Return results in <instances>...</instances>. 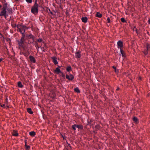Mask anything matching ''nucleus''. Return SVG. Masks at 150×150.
I'll return each mask as SVG.
<instances>
[{
  "instance_id": "c9c22d12",
  "label": "nucleus",
  "mask_w": 150,
  "mask_h": 150,
  "mask_svg": "<svg viewBox=\"0 0 150 150\" xmlns=\"http://www.w3.org/2000/svg\"><path fill=\"white\" fill-rule=\"evenodd\" d=\"M61 73L62 74V75H61V76H62V77H64L65 75L63 74V73L62 72V73Z\"/></svg>"
},
{
  "instance_id": "393cba45",
  "label": "nucleus",
  "mask_w": 150,
  "mask_h": 150,
  "mask_svg": "<svg viewBox=\"0 0 150 150\" xmlns=\"http://www.w3.org/2000/svg\"><path fill=\"white\" fill-rule=\"evenodd\" d=\"M33 6L39 7V5L37 2V0H35L34 4Z\"/></svg>"
},
{
  "instance_id": "5701e85b",
  "label": "nucleus",
  "mask_w": 150,
  "mask_h": 150,
  "mask_svg": "<svg viewBox=\"0 0 150 150\" xmlns=\"http://www.w3.org/2000/svg\"><path fill=\"white\" fill-rule=\"evenodd\" d=\"M7 5L8 4L7 3H5L4 5L3 6V8H5L6 9V8H7Z\"/></svg>"
},
{
  "instance_id": "aec40b11",
  "label": "nucleus",
  "mask_w": 150,
  "mask_h": 150,
  "mask_svg": "<svg viewBox=\"0 0 150 150\" xmlns=\"http://www.w3.org/2000/svg\"><path fill=\"white\" fill-rule=\"evenodd\" d=\"M76 127L79 129H82L83 128V126L81 125H76Z\"/></svg>"
},
{
  "instance_id": "a18cd8bd",
  "label": "nucleus",
  "mask_w": 150,
  "mask_h": 150,
  "mask_svg": "<svg viewBox=\"0 0 150 150\" xmlns=\"http://www.w3.org/2000/svg\"><path fill=\"white\" fill-rule=\"evenodd\" d=\"M115 72H117V70H116V69H115Z\"/></svg>"
},
{
  "instance_id": "f8f14e48",
  "label": "nucleus",
  "mask_w": 150,
  "mask_h": 150,
  "mask_svg": "<svg viewBox=\"0 0 150 150\" xmlns=\"http://www.w3.org/2000/svg\"><path fill=\"white\" fill-rule=\"evenodd\" d=\"M7 10L8 11V13L10 14H11L12 13V10L11 8H6Z\"/></svg>"
},
{
  "instance_id": "473e14b6",
  "label": "nucleus",
  "mask_w": 150,
  "mask_h": 150,
  "mask_svg": "<svg viewBox=\"0 0 150 150\" xmlns=\"http://www.w3.org/2000/svg\"><path fill=\"white\" fill-rule=\"evenodd\" d=\"M107 22L108 23H110V19L109 17H108L107 19Z\"/></svg>"
},
{
  "instance_id": "79ce46f5",
  "label": "nucleus",
  "mask_w": 150,
  "mask_h": 150,
  "mask_svg": "<svg viewBox=\"0 0 150 150\" xmlns=\"http://www.w3.org/2000/svg\"><path fill=\"white\" fill-rule=\"evenodd\" d=\"M144 53V54H147V52H145Z\"/></svg>"
},
{
  "instance_id": "6e6552de",
  "label": "nucleus",
  "mask_w": 150,
  "mask_h": 150,
  "mask_svg": "<svg viewBox=\"0 0 150 150\" xmlns=\"http://www.w3.org/2000/svg\"><path fill=\"white\" fill-rule=\"evenodd\" d=\"M75 56L76 58H79L81 57V52H78L76 53Z\"/></svg>"
},
{
  "instance_id": "a878e982",
  "label": "nucleus",
  "mask_w": 150,
  "mask_h": 150,
  "mask_svg": "<svg viewBox=\"0 0 150 150\" xmlns=\"http://www.w3.org/2000/svg\"><path fill=\"white\" fill-rule=\"evenodd\" d=\"M25 148L27 149H29L30 148V146L27 145L26 144H25Z\"/></svg>"
},
{
  "instance_id": "2f4dec72",
  "label": "nucleus",
  "mask_w": 150,
  "mask_h": 150,
  "mask_svg": "<svg viewBox=\"0 0 150 150\" xmlns=\"http://www.w3.org/2000/svg\"><path fill=\"white\" fill-rule=\"evenodd\" d=\"M39 42H41L42 41V39L41 38H39L37 40Z\"/></svg>"
},
{
  "instance_id": "c03bdc74",
  "label": "nucleus",
  "mask_w": 150,
  "mask_h": 150,
  "mask_svg": "<svg viewBox=\"0 0 150 150\" xmlns=\"http://www.w3.org/2000/svg\"><path fill=\"white\" fill-rule=\"evenodd\" d=\"M1 5L0 4V8H1Z\"/></svg>"
},
{
  "instance_id": "a19ab883",
  "label": "nucleus",
  "mask_w": 150,
  "mask_h": 150,
  "mask_svg": "<svg viewBox=\"0 0 150 150\" xmlns=\"http://www.w3.org/2000/svg\"><path fill=\"white\" fill-rule=\"evenodd\" d=\"M8 98H6V101H8Z\"/></svg>"
},
{
  "instance_id": "b1692460",
  "label": "nucleus",
  "mask_w": 150,
  "mask_h": 150,
  "mask_svg": "<svg viewBox=\"0 0 150 150\" xmlns=\"http://www.w3.org/2000/svg\"><path fill=\"white\" fill-rule=\"evenodd\" d=\"M50 96L52 98H54L55 96V95L54 93H52V95H51V94L50 95Z\"/></svg>"
},
{
  "instance_id": "9b49d317",
  "label": "nucleus",
  "mask_w": 150,
  "mask_h": 150,
  "mask_svg": "<svg viewBox=\"0 0 150 150\" xmlns=\"http://www.w3.org/2000/svg\"><path fill=\"white\" fill-rule=\"evenodd\" d=\"M88 18L87 17H82L81 18V20L84 23H86L87 22Z\"/></svg>"
},
{
  "instance_id": "7ed1b4c3",
  "label": "nucleus",
  "mask_w": 150,
  "mask_h": 150,
  "mask_svg": "<svg viewBox=\"0 0 150 150\" xmlns=\"http://www.w3.org/2000/svg\"><path fill=\"white\" fill-rule=\"evenodd\" d=\"M66 76L67 79L71 81H72L74 78V76L71 74H66Z\"/></svg>"
},
{
  "instance_id": "f704fd0d",
  "label": "nucleus",
  "mask_w": 150,
  "mask_h": 150,
  "mask_svg": "<svg viewBox=\"0 0 150 150\" xmlns=\"http://www.w3.org/2000/svg\"><path fill=\"white\" fill-rule=\"evenodd\" d=\"M1 107L3 108H6V106L5 104H3V105H1Z\"/></svg>"
},
{
  "instance_id": "a211bd4d",
  "label": "nucleus",
  "mask_w": 150,
  "mask_h": 150,
  "mask_svg": "<svg viewBox=\"0 0 150 150\" xmlns=\"http://www.w3.org/2000/svg\"><path fill=\"white\" fill-rule=\"evenodd\" d=\"M96 16L99 18H101L102 16V15L99 12H97Z\"/></svg>"
},
{
  "instance_id": "ddd939ff",
  "label": "nucleus",
  "mask_w": 150,
  "mask_h": 150,
  "mask_svg": "<svg viewBox=\"0 0 150 150\" xmlns=\"http://www.w3.org/2000/svg\"><path fill=\"white\" fill-rule=\"evenodd\" d=\"M29 135L32 137L34 136L35 135V132L34 131H32L29 132Z\"/></svg>"
},
{
  "instance_id": "f03ea898",
  "label": "nucleus",
  "mask_w": 150,
  "mask_h": 150,
  "mask_svg": "<svg viewBox=\"0 0 150 150\" xmlns=\"http://www.w3.org/2000/svg\"><path fill=\"white\" fill-rule=\"evenodd\" d=\"M38 7L33 6L31 8V11L33 14L35 15L38 12Z\"/></svg>"
},
{
  "instance_id": "39448f33",
  "label": "nucleus",
  "mask_w": 150,
  "mask_h": 150,
  "mask_svg": "<svg viewBox=\"0 0 150 150\" xmlns=\"http://www.w3.org/2000/svg\"><path fill=\"white\" fill-rule=\"evenodd\" d=\"M60 66H58V67H57L54 70V73H57L58 74H59V73H62V72L60 69Z\"/></svg>"
},
{
  "instance_id": "f3484780",
  "label": "nucleus",
  "mask_w": 150,
  "mask_h": 150,
  "mask_svg": "<svg viewBox=\"0 0 150 150\" xmlns=\"http://www.w3.org/2000/svg\"><path fill=\"white\" fill-rule=\"evenodd\" d=\"M67 71H68L69 72L70 71H71L72 70L71 67L70 66H68L67 68Z\"/></svg>"
},
{
  "instance_id": "e433bc0d",
  "label": "nucleus",
  "mask_w": 150,
  "mask_h": 150,
  "mask_svg": "<svg viewBox=\"0 0 150 150\" xmlns=\"http://www.w3.org/2000/svg\"><path fill=\"white\" fill-rule=\"evenodd\" d=\"M40 7L41 8H42L43 9V10H44V8L43 7H42V6H40Z\"/></svg>"
},
{
  "instance_id": "2eb2a0df",
  "label": "nucleus",
  "mask_w": 150,
  "mask_h": 150,
  "mask_svg": "<svg viewBox=\"0 0 150 150\" xmlns=\"http://www.w3.org/2000/svg\"><path fill=\"white\" fill-rule=\"evenodd\" d=\"M18 87L20 88H22L23 87V86L22 84L21 83L20 81H19L18 83Z\"/></svg>"
},
{
  "instance_id": "1a4fd4ad",
  "label": "nucleus",
  "mask_w": 150,
  "mask_h": 150,
  "mask_svg": "<svg viewBox=\"0 0 150 150\" xmlns=\"http://www.w3.org/2000/svg\"><path fill=\"white\" fill-rule=\"evenodd\" d=\"M29 59L30 61L32 62L35 63L36 62V60L35 58L32 56H29Z\"/></svg>"
},
{
  "instance_id": "4c0bfd02",
  "label": "nucleus",
  "mask_w": 150,
  "mask_h": 150,
  "mask_svg": "<svg viewBox=\"0 0 150 150\" xmlns=\"http://www.w3.org/2000/svg\"><path fill=\"white\" fill-rule=\"evenodd\" d=\"M148 22L150 24V19H149Z\"/></svg>"
},
{
  "instance_id": "0eeeda50",
  "label": "nucleus",
  "mask_w": 150,
  "mask_h": 150,
  "mask_svg": "<svg viewBox=\"0 0 150 150\" xmlns=\"http://www.w3.org/2000/svg\"><path fill=\"white\" fill-rule=\"evenodd\" d=\"M52 59L53 62L55 64H57L58 63L57 61V59L56 57H52Z\"/></svg>"
},
{
  "instance_id": "c756f323",
  "label": "nucleus",
  "mask_w": 150,
  "mask_h": 150,
  "mask_svg": "<svg viewBox=\"0 0 150 150\" xmlns=\"http://www.w3.org/2000/svg\"><path fill=\"white\" fill-rule=\"evenodd\" d=\"M13 135L14 136H17L18 135V134L17 132H15L13 134Z\"/></svg>"
},
{
  "instance_id": "4468645a",
  "label": "nucleus",
  "mask_w": 150,
  "mask_h": 150,
  "mask_svg": "<svg viewBox=\"0 0 150 150\" xmlns=\"http://www.w3.org/2000/svg\"><path fill=\"white\" fill-rule=\"evenodd\" d=\"M120 53L122 56L123 57H125V54L123 50L121 49H120Z\"/></svg>"
},
{
  "instance_id": "ea45409f",
  "label": "nucleus",
  "mask_w": 150,
  "mask_h": 150,
  "mask_svg": "<svg viewBox=\"0 0 150 150\" xmlns=\"http://www.w3.org/2000/svg\"><path fill=\"white\" fill-rule=\"evenodd\" d=\"M113 68H114L115 69H116V68L115 67L113 66Z\"/></svg>"
},
{
  "instance_id": "09e8293b",
  "label": "nucleus",
  "mask_w": 150,
  "mask_h": 150,
  "mask_svg": "<svg viewBox=\"0 0 150 150\" xmlns=\"http://www.w3.org/2000/svg\"><path fill=\"white\" fill-rule=\"evenodd\" d=\"M81 0H79V1H81Z\"/></svg>"
},
{
  "instance_id": "49530a36",
  "label": "nucleus",
  "mask_w": 150,
  "mask_h": 150,
  "mask_svg": "<svg viewBox=\"0 0 150 150\" xmlns=\"http://www.w3.org/2000/svg\"><path fill=\"white\" fill-rule=\"evenodd\" d=\"M25 144H26V142L25 141Z\"/></svg>"
},
{
  "instance_id": "cd10ccee",
  "label": "nucleus",
  "mask_w": 150,
  "mask_h": 150,
  "mask_svg": "<svg viewBox=\"0 0 150 150\" xmlns=\"http://www.w3.org/2000/svg\"><path fill=\"white\" fill-rule=\"evenodd\" d=\"M28 3H31L32 2V0H25Z\"/></svg>"
},
{
  "instance_id": "bb28decb",
  "label": "nucleus",
  "mask_w": 150,
  "mask_h": 150,
  "mask_svg": "<svg viewBox=\"0 0 150 150\" xmlns=\"http://www.w3.org/2000/svg\"><path fill=\"white\" fill-rule=\"evenodd\" d=\"M121 21L123 23H124L126 22L124 18H121Z\"/></svg>"
},
{
  "instance_id": "72a5a7b5",
  "label": "nucleus",
  "mask_w": 150,
  "mask_h": 150,
  "mask_svg": "<svg viewBox=\"0 0 150 150\" xmlns=\"http://www.w3.org/2000/svg\"><path fill=\"white\" fill-rule=\"evenodd\" d=\"M5 105H6V106L8 108V106L7 105L8 104V101H6L5 102Z\"/></svg>"
},
{
  "instance_id": "de8ad7c7",
  "label": "nucleus",
  "mask_w": 150,
  "mask_h": 150,
  "mask_svg": "<svg viewBox=\"0 0 150 150\" xmlns=\"http://www.w3.org/2000/svg\"><path fill=\"white\" fill-rule=\"evenodd\" d=\"M31 36L32 37H33V36L32 35H31Z\"/></svg>"
},
{
  "instance_id": "6ab92c4d",
  "label": "nucleus",
  "mask_w": 150,
  "mask_h": 150,
  "mask_svg": "<svg viewBox=\"0 0 150 150\" xmlns=\"http://www.w3.org/2000/svg\"><path fill=\"white\" fill-rule=\"evenodd\" d=\"M133 120L135 122L137 123L138 122V119L136 117H134L133 118Z\"/></svg>"
},
{
  "instance_id": "412c9836",
  "label": "nucleus",
  "mask_w": 150,
  "mask_h": 150,
  "mask_svg": "<svg viewBox=\"0 0 150 150\" xmlns=\"http://www.w3.org/2000/svg\"><path fill=\"white\" fill-rule=\"evenodd\" d=\"M74 91L77 93H79L80 92V90L77 87L74 88Z\"/></svg>"
},
{
  "instance_id": "58836bf2",
  "label": "nucleus",
  "mask_w": 150,
  "mask_h": 150,
  "mask_svg": "<svg viewBox=\"0 0 150 150\" xmlns=\"http://www.w3.org/2000/svg\"><path fill=\"white\" fill-rule=\"evenodd\" d=\"M2 59H3L2 58H0V62L2 61Z\"/></svg>"
},
{
  "instance_id": "423d86ee",
  "label": "nucleus",
  "mask_w": 150,
  "mask_h": 150,
  "mask_svg": "<svg viewBox=\"0 0 150 150\" xmlns=\"http://www.w3.org/2000/svg\"><path fill=\"white\" fill-rule=\"evenodd\" d=\"M117 45L118 46V48H120L121 49V48L123 46L122 42L120 41H118L117 42Z\"/></svg>"
},
{
  "instance_id": "37998d69",
  "label": "nucleus",
  "mask_w": 150,
  "mask_h": 150,
  "mask_svg": "<svg viewBox=\"0 0 150 150\" xmlns=\"http://www.w3.org/2000/svg\"><path fill=\"white\" fill-rule=\"evenodd\" d=\"M119 89V88H118L116 90H118Z\"/></svg>"
},
{
  "instance_id": "9d476101",
  "label": "nucleus",
  "mask_w": 150,
  "mask_h": 150,
  "mask_svg": "<svg viewBox=\"0 0 150 150\" xmlns=\"http://www.w3.org/2000/svg\"><path fill=\"white\" fill-rule=\"evenodd\" d=\"M19 32H20L21 33H24L25 32V29L24 28V27H23V28H19Z\"/></svg>"
},
{
  "instance_id": "c85d7f7f",
  "label": "nucleus",
  "mask_w": 150,
  "mask_h": 150,
  "mask_svg": "<svg viewBox=\"0 0 150 150\" xmlns=\"http://www.w3.org/2000/svg\"><path fill=\"white\" fill-rule=\"evenodd\" d=\"M135 29V32H136V33L137 34H138V32L137 31V29H136L135 27H134V28L133 29V31H134Z\"/></svg>"
},
{
  "instance_id": "f257e3e1",
  "label": "nucleus",
  "mask_w": 150,
  "mask_h": 150,
  "mask_svg": "<svg viewBox=\"0 0 150 150\" xmlns=\"http://www.w3.org/2000/svg\"><path fill=\"white\" fill-rule=\"evenodd\" d=\"M6 10L5 8H3L2 10L1 11L0 13L1 16H4L6 18L8 16Z\"/></svg>"
},
{
  "instance_id": "dca6fc26",
  "label": "nucleus",
  "mask_w": 150,
  "mask_h": 150,
  "mask_svg": "<svg viewBox=\"0 0 150 150\" xmlns=\"http://www.w3.org/2000/svg\"><path fill=\"white\" fill-rule=\"evenodd\" d=\"M27 112L29 113L32 114L33 113V112L32 111L30 108H28L27 109Z\"/></svg>"
},
{
  "instance_id": "7c9ffc66",
  "label": "nucleus",
  "mask_w": 150,
  "mask_h": 150,
  "mask_svg": "<svg viewBox=\"0 0 150 150\" xmlns=\"http://www.w3.org/2000/svg\"><path fill=\"white\" fill-rule=\"evenodd\" d=\"M22 34V37L21 38L22 39H23V40H25V39H24V38L25 37V34H24V33H23V34Z\"/></svg>"
},
{
  "instance_id": "4be33fe9",
  "label": "nucleus",
  "mask_w": 150,
  "mask_h": 150,
  "mask_svg": "<svg viewBox=\"0 0 150 150\" xmlns=\"http://www.w3.org/2000/svg\"><path fill=\"white\" fill-rule=\"evenodd\" d=\"M76 125L74 124L72 126V128L75 131L76 130Z\"/></svg>"
},
{
  "instance_id": "20e7f679",
  "label": "nucleus",
  "mask_w": 150,
  "mask_h": 150,
  "mask_svg": "<svg viewBox=\"0 0 150 150\" xmlns=\"http://www.w3.org/2000/svg\"><path fill=\"white\" fill-rule=\"evenodd\" d=\"M25 41V40H23L21 38L19 40H18V44L20 47H23V45Z\"/></svg>"
}]
</instances>
